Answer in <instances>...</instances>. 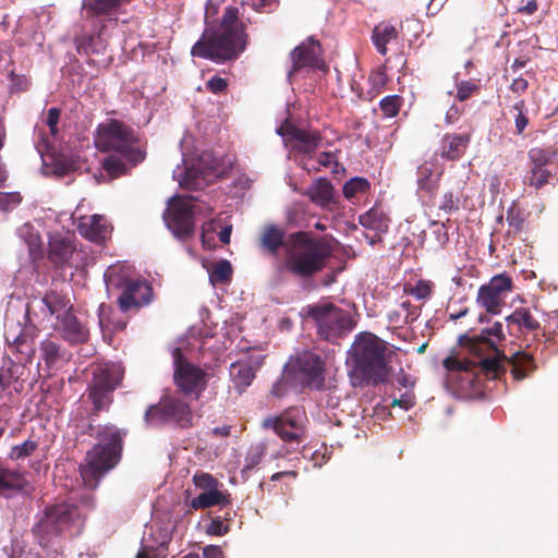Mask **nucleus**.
I'll return each mask as SVG.
<instances>
[{
    "label": "nucleus",
    "instance_id": "nucleus-11",
    "mask_svg": "<svg viewBox=\"0 0 558 558\" xmlns=\"http://www.w3.org/2000/svg\"><path fill=\"white\" fill-rule=\"evenodd\" d=\"M306 422L303 409L289 408L279 415L266 417L262 422V427L272 429L286 444H300L305 437Z\"/></svg>",
    "mask_w": 558,
    "mask_h": 558
},
{
    "label": "nucleus",
    "instance_id": "nucleus-59",
    "mask_svg": "<svg viewBox=\"0 0 558 558\" xmlns=\"http://www.w3.org/2000/svg\"><path fill=\"white\" fill-rule=\"evenodd\" d=\"M527 88L529 82L523 77L514 78L513 82L510 84L511 92L518 95L524 94Z\"/></svg>",
    "mask_w": 558,
    "mask_h": 558
},
{
    "label": "nucleus",
    "instance_id": "nucleus-53",
    "mask_svg": "<svg viewBox=\"0 0 558 558\" xmlns=\"http://www.w3.org/2000/svg\"><path fill=\"white\" fill-rule=\"evenodd\" d=\"M368 82L372 84L374 93L378 94L387 83V75L381 70L372 72L368 76Z\"/></svg>",
    "mask_w": 558,
    "mask_h": 558
},
{
    "label": "nucleus",
    "instance_id": "nucleus-1",
    "mask_svg": "<svg viewBox=\"0 0 558 558\" xmlns=\"http://www.w3.org/2000/svg\"><path fill=\"white\" fill-rule=\"evenodd\" d=\"M218 13V4L207 0L205 7V29L193 45V57L217 63L235 60L246 49L250 38L245 24L240 20L239 9L226 8L220 21L211 20Z\"/></svg>",
    "mask_w": 558,
    "mask_h": 558
},
{
    "label": "nucleus",
    "instance_id": "nucleus-29",
    "mask_svg": "<svg viewBox=\"0 0 558 558\" xmlns=\"http://www.w3.org/2000/svg\"><path fill=\"white\" fill-rule=\"evenodd\" d=\"M39 350L40 357L48 368H52L59 361L66 359V351L52 335H49L40 342Z\"/></svg>",
    "mask_w": 558,
    "mask_h": 558
},
{
    "label": "nucleus",
    "instance_id": "nucleus-43",
    "mask_svg": "<svg viewBox=\"0 0 558 558\" xmlns=\"http://www.w3.org/2000/svg\"><path fill=\"white\" fill-rule=\"evenodd\" d=\"M339 166L338 161L336 160V155L331 151H324L319 154L317 158V165H313L312 167L303 166L304 169L310 171H319L322 168H331L332 171L337 172L336 168Z\"/></svg>",
    "mask_w": 558,
    "mask_h": 558
},
{
    "label": "nucleus",
    "instance_id": "nucleus-26",
    "mask_svg": "<svg viewBox=\"0 0 558 558\" xmlns=\"http://www.w3.org/2000/svg\"><path fill=\"white\" fill-rule=\"evenodd\" d=\"M132 0H83L82 11L85 12L86 20L111 16L118 13L122 5L130 3Z\"/></svg>",
    "mask_w": 558,
    "mask_h": 558
},
{
    "label": "nucleus",
    "instance_id": "nucleus-14",
    "mask_svg": "<svg viewBox=\"0 0 558 558\" xmlns=\"http://www.w3.org/2000/svg\"><path fill=\"white\" fill-rule=\"evenodd\" d=\"M201 213L198 205L178 197L174 198L165 214V221L172 233L180 240H186L194 232L193 217Z\"/></svg>",
    "mask_w": 558,
    "mask_h": 558
},
{
    "label": "nucleus",
    "instance_id": "nucleus-60",
    "mask_svg": "<svg viewBox=\"0 0 558 558\" xmlns=\"http://www.w3.org/2000/svg\"><path fill=\"white\" fill-rule=\"evenodd\" d=\"M204 558H225L222 549L217 545H208L203 548Z\"/></svg>",
    "mask_w": 558,
    "mask_h": 558
},
{
    "label": "nucleus",
    "instance_id": "nucleus-35",
    "mask_svg": "<svg viewBox=\"0 0 558 558\" xmlns=\"http://www.w3.org/2000/svg\"><path fill=\"white\" fill-rule=\"evenodd\" d=\"M506 320L527 331H535L541 327L537 319L533 317L530 310L526 307L515 308L512 314L506 317Z\"/></svg>",
    "mask_w": 558,
    "mask_h": 558
},
{
    "label": "nucleus",
    "instance_id": "nucleus-57",
    "mask_svg": "<svg viewBox=\"0 0 558 558\" xmlns=\"http://www.w3.org/2000/svg\"><path fill=\"white\" fill-rule=\"evenodd\" d=\"M92 43H93L92 36H82V37L75 38L77 52L88 54L92 51V48H90Z\"/></svg>",
    "mask_w": 558,
    "mask_h": 558
},
{
    "label": "nucleus",
    "instance_id": "nucleus-44",
    "mask_svg": "<svg viewBox=\"0 0 558 558\" xmlns=\"http://www.w3.org/2000/svg\"><path fill=\"white\" fill-rule=\"evenodd\" d=\"M480 85L474 81H461L457 86V99L465 101L474 94H478Z\"/></svg>",
    "mask_w": 558,
    "mask_h": 558
},
{
    "label": "nucleus",
    "instance_id": "nucleus-6",
    "mask_svg": "<svg viewBox=\"0 0 558 558\" xmlns=\"http://www.w3.org/2000/svg\"><path fill=\"white\" fill-rule=\"evenodd\" d=\"M123 367L118 363H101L93 367L92 379L87 386V400L92 403L89 416H99L109 411L113 402V391L122 384Z\"/></svg>",
    "mask_w": 558,
    "mask_h": 558
},
{
    "label": "nucleus",
    "instance_id": "nucleus-4",
    "mask_svg": "<svg viewBox=\"0 0 558 558\" xmlns=\"http://www.w3.org/2000/svg\"><path fill=\"white\" fill-rule=\"evenodd\" d=\"M333 246L327 236L296 231L287 240L283 269L300 279H311L323 271L332 256Z\"/></svg>",
    "mask_w": 558,
    "mask_h": 558
},
{
    "label": "nucleus",
    "instance_id": "nucleus-51",
    "mask_svg": "<svg viewBox=\"0 0 558 558\" xmlns=\"http://www.w3.org/2000/svg\"><path fill=\"white\" fill-rule=\"evenodd\" d=\"M206 88L210 93L216 94V95L225 93L228 88V81H227V78L215 75L210 80L207 81Z\"/></svg>",
    "mask_w": 558,
    "mask_h": 558
},
{
    "label": "nucleus",
    "instance_id": "nucleus-25",
    "mask_svg": "<svg viewBox=\"0 0 558 558\" xmlns=\"http://www.w3.org/2000/svg\"><path fill=\"white\" fill-rule=\"evenodd\" d=\"M259 247L271 256H278L279 251L286 250V231L276 225H266L259 235Z\"/></svg>",
    "mask_w": 558,
    "mask_h": 558
},
{
    "label": "nucleus",
    "instance_id": "nucleus-37",
    "mask_svg": "<svg viewBox=\"0 0 558 558\" xmlns=\"http://www.w3.org/2000/svg\"><path fill=\"white\" fill-rule=\"evenodd\" d=\"M510 112H514V133L517 135H522L527 125L530 124V119L527 117V108L525 101L520 99L517 101L511 108Z\"/></svg>",
    "mask_w": 558,
    "mask_h": 558
},
{
    "label": "nucleus",
    "instance_id": "nucleus-16",
    "mask_svg": "<svg viewBox=\"0 0 558 558\" xmlns=\"http://www.w3.org/2000/svg\"><path fill=\"white\" fill-rule=\"evenodd\" d=\"M554 155L550 148L545 147H533L529 150L530 170L524 178L527 185L539 190L548 183L553 174L546 166L551 162Z\"/></svg>",
    "mask_w": 558,
    "mask_h": 558
},
{
    "label": "nucleus",
    "instance_id": "nucleus-49",
    "mask_svg": "<svg viewBox=\"0 0 558 558\" xmlns=\"http://www.w3.org/2000/svg\"><path fill=\"white\" fill-rule=\"evenodd\" d=\"M360 223L368 229H379L380 214L375 209H371L360 217Z\"/></svg>",
    "mask_w": 558,
    "mask_h": 558
},
{
    "label": "nucleus",
    "instance_id": "nucleus-41",
    "mask_svg": "<svg viewBox=\"0 0 558 558\" xmlns=\"http://www.w3.org/2000/svg\"><path fill=\"white\" fill-rule=\"evenodd\" d=\"M369 189V183L366 179L355 177L349 180L343 186V195L347 198H353L359 194H364Z\"/></svg>",
    "mask_w": 558,
    "mask_h": 558
},
{
    "label": "nucleus",
    "instance_id": "nucleus-46",
    "mask_svg": "<svg viewBox=\"0 0 558 558\" xmlns=\"http://www.w3.org/2000/svg\"><path fill=\"white\" fill-rule=\"evenodd\" d=\"M434 283L429 280L421 279L416 284L410 289V293L417 300H424L430 296Z\"/></svg>",
    "mask_w": 558,
    "mask_h": 558
},
{
    "label": "nucleus",
    "instance_id": "nucleus-17",
    "mask_svg": "<svg viewBox=\"0 0 558 558\" xmlns=\"http://www.w3.org/2000/svg\"><path fill=\"white\" fill-rule=\"evenodd\" d=\"M324 365L323 359L312 352H302L295 361L298 376L303 385L320 389L324 386Z\"/></svg>",
    "mask_w": 558,
    "mask_h": 558
},
{
    "label": "nucleus",
    "instance_id": "nucleus-2",
    "mask_svg": "<svg viewBox=\"0 0 558 558\" xmlns=\"http://www.w3.org/2000/svg\"><path fill=\"white\" fill-rule=\"evenodd\" d=\"M94 143L99 151L112 153L102 160V168L111 178L128 174L130 168L146 158V141L142 142L135 130L121 120L100 123Z\"/></svg>",
    "mask_w": 558,
    "mask_h": 558
},
{
    "label": "nucleus",
    "instance_id": "nucleus-20",
    "mask_svg": "<svg viewBox=\"0 0 558 558\" xmlns=\"http://www.w3.org/2000/svg\"><path fill=\"white\" fill-rule=\"evenodd\" d=\"M54 330L70 345L83 344L89 340V329L80 322L73 311H68L59 317Z\"/></svg>",
    "mask_w": 558,
    "mask_h": 558
},
{
    "label": "nucleus",
    "instance_id": "nucleus-22",
    "mask_svg": "<svg viewBox=\"0 0 558 558\" xmlns=\"http://www.w3.org/2000/svg\"><path fill=\"white\" fill-rule=\"evenodd\" d=\"M73 236L54 233L49 238L48 258L56 267H72L75 252Z\"/></svg>",
    "mask_w": 558,
    "mask_h": 558
},
{
    "label": "nucleus",
    "instance_id": "nucleus-52",
    "mask_svg": "<svg viewBox=\"0 0 558 558\" xmlns=\"http://www.w3.org/2000/svg\"><path fill=\"white\" fill-rule=\"evenodd\" d=\"M242 5H248L257 12L269 11L278 0H240Z\"/></svg>",
    "mask_w": 558,
    "mask_h": 558
},
{
    "label": "nucleus",
    "instance_id": "nucleus-45",
    "mask_svg": "<svg viewBox=\"0 0 558 558\" xmlns=\"http://www.w3.org/2000/svg\"><path fill=\"white\" fill-rule=\"evenodd\" d=\"M444 364V367L448 371H463V372H468V371H471L474 366H475V362L473 361H470V360H459V359H456L453 356H448L442 362Z\"/></svg>",
    "mask_w": 558,
    "mask_h": 558
},
{
    "label": "nucleus",
    "instance_id": "nucleus-63",
    "mask_svg": "<svg viewBox=\"0 0 558 558\" xmlns=\"http://www.w3.org/2000/svg\"><path fill=\"white\" fill-rule=\"evenodd\" d=\"M396 379L397 383L404 388L414 386V381L412 380L411 376L404 373L402 369L397 374Z\"/></svg>",
    "mask_w": 558,
    "mask_h": 558
},
{
    "label": "nucleus",
    "instance_id": "nucleus-48",
    "mask_svg": "<svg viewBox=\"0 0 558 558\" xmlns=\"http://www.w3.org/2000/svg\"><path fill=\"white\" fill-rule=\"evenodd\" d=\"M229 530V525L223 523L221 517H215L207 525L206 533L214 536H223Z\"/></svg>",
    "mask_w": 558,
    "mask_h": 558
},
{
    "label": "nucleus",
    "instance_id": "nucleus-58",
    "mask_svg": "<svg viewBox=\"0 0 558 558\" xmlns=\"http://www.w3.org/2000/svg\"><path fill=\"white\" fill-rule=\"evenodd\" d=\"M110 307L106 304H101L98 310L99 325L102 329L110 328L111 322L109 319Z\"/></svg>",
    "mask_w": 558,
    "mask_h": 558
},
{
    "label": "nucleus",
    "instance_id": "nucleus-15",
    "mask_svg": "<svg viewBox=\"0 0 558 558\" xmlns=\"http://www.w3.org/2000/svg\"><path fill=\"white\" fill-rule=\"evenodd\" d=\"M109 280L122 289L118 298L122 312L137 311L150 303L153 289L146 281L120 278L117 282H113L110 277Z\"/></svg>",
    "mask_w": 558,
    "mask_h": 558
},
{
    "label": "nucleus",
    "instance_id": "nucleus-39",
    "mask_svg": "<svg viewBox=\"0 0 558 558\" xmlns=\"http://www.w3.org/2000/svg\"><path fill=\"white\" fill-rule=\"evenodd\" d=\"M231 276L232 267L231 264L226 259H221L220 262L216 263L209 272V279L213 284L226 283L231 279Z\"/></svg>",
    "mask_w": 558,
    "mask_h": 558
},
{
    "label": "nucleus",
    "instance_id": "nucleus-23",
    "mask_svg": "<svg viewBox=\"0 0 558 558\" xmlns=\"http://www.w3.org/2000/svg\"><path fill=\"white\" fill-rule=\"evenodd\" d=\"M471 132L446 133L440 140L439 156L448 161L461 159L471 143Z\"/></svg>",
    "mask_w": 558,
    "mask_h": 558
},
{
    "label": "nucleus",
    "instance_id": "nucleus-64",
    "mask_svg": "<svg viewBox=\"0 0 558 558\" xmlns=\"http://www.w3.org/2000/svg\"><path fill=\"white\" fill-rule=\"evenodd\" d=\"M136 558H158V555L155 549H149L147 546H144L137 553Z\"/></svg>",
    "mask_w": 558,
    "mask_h": 558
},
{
    "label": "nucleus",
    "instance_id": "nucleus-5",
    "mask_svg": "<svg viewBox=\"0 0 558 558\" xmlns=\"http://www.w3.org/2000/svg\"><path fill=\"white\" fill-rule=\"evenodd\" d=\"M387 342L371 332L356 336L352 344V377L359 385L386 383L390 367L387 360Z\"/></svg>",
    "mask_w": 558,
    "mask_h": 558
},
{
    "label": "nucleus",
    "instance_id": "nucleus-40",
    "mask_svg": "<svg viewBox=\"0 0 558 558\" xmlns=\"http://www.w3.org/2000/svg\"><path fill=\"white\" fill-rule=\"evenodd\" d=\"M403 105V98L399 95H389L384 97L379 107L385 118H393L397 117L400 112V109Z\"/></svg>",
    "mask_w": 558,
    "mask_h": 558
},
{
    "label": "nucleus",
    "instance_id": "nucleus-24",
    "mask_svg": "<svg viewBox=\"0 0 558 558\" xmlns=\"http://www.w3.org/2000/svg\"><path fill=\"white\" fill-rule=\"evenodd\" d=\"M31 485L26 477L15 470L0 466V496L12 498L17 494L31 493Z\"/></svg>",
    "mask_w": 558,
    "mask_h": 558
},
{
    "label": "nucleus",
    "instance_id": "nucleus-32",
    "mask_svg": "<svg viewBox=\"0 0 558 558\" xmlns=\"http://www.w3.org/2000/svg\"><path fill=\"white\" fill-rule=\"evenodd\" d=\"M398 38V31L395 26L380 23L376 25L372 32V41L378 53L386 56L388 52L387 45Z\"/></svg>",
    "mask_w": 558,
    "mask_h": 558
},
{
    "label": "nucleus",
    "instance_id": "nucleus-30",
    "mask_svg": "<svg viewBox=\"0 0 558 558\" xmlns=\"http://www.w3.org/2000/svg\"><path fill=\"white\" fill-rule=\"evenodd\" d=\"M230 376L234 388L242 393L254 380L255 369L247 361H238L230 366Z\"/></svg>",
    "mask_w": 558,
    "mask_h": 558
},
{
    "label": "nucleus",
    "instance_id": "nucleus-28",
    "mask_svg": "<svg viewBox=\"0 0 558 558\" xmlns=\"http://www.w3.org/2000/svg\"><path fill=\"white\" fill-rule=\"evenodd\" d=\"M77 229L84 238L96 243L104 242L109 233L105 218L97 215L82 219Z\"/></svg>",
    "mask_w": 558,
    "mask_h": 558
},
{
    "label": "nucleus",
    "instance_id": "nucleus-3",
    "mask_svg": "<svg viewBox=\"0 0 558 558\" xmlns=\"http://www.w3.org/2000/svg\"><path fill=\"white\" fill-rule=\"evenodd\" d=\"M84 433L98 440L86 452L80 464V474L84 485L89 489H95L101 478L120 462L128 429L119 428L111 423L97 426L88 423Z\"/></svg>",
    "mask_w": 558,
    "mask_h": 558
},
{
    "label": "nucleus",
    "instance_id": "nucleus-54",
    "mask_svg": "<svg viewBox=\"0 0 558 558\" xmlns=\"http://www.w3.org/2000/svg\"><path fill=\"white\" fill-rule=\"evenodd\" d=\"M60 116H61V110L57 107L50 108L47 112L46 123H47L51 134H53V135L57 134Z\"/></svg>",
    "mask_w": 558,
    "mask_h": 558
},
{
    "label": "nucleus",
    "instance_id": "nucleus-34",
    "mask_svg": "<svg viewBox=\"0 0 558 558\" xmlns=\"http://www.w3.org/2000/svg\"><path fill=\"white\" fill-rule=\"evenodd\" d=\"M440 172H436L433 166L424 162L417 169V185L420 190L433 195L439 187Z\"/></svg>",
    "mask_w": 558,
    "mask_h": 558
},
{
    "label": "nucleus",
    "instance_id": "nucleus-8",
    "mask_svg": "<svg viewBox=\"0 0 558 558\" xmlns=\"http://www.w3.org/2000/svg\"><path fill=\"white\" fill-rule=\"evenodd\" d=\"M306 315L314 320L320 338L327 341L339 339L353 328L350 314L332 303L308 305Z\"/></svg>",
    "mask_w": 558,
    "mask_h": 558
},
{
    "label": "nucleus",
    "instance_id": "nucleus-18",
    "mask_svg": "<svg viewBox=\"0 0 558 558\" xmlns=\"http://www.w3.org/2000/svg\"><path fill=\"white\" fill-rule=\"evenodd\" d=\"M278 133L292 144L294 150L312 156L320 146L323 137L319 131L305 130L295 125L281 126Z\"/></svg>",
    "mask_w": 558,
    "mask_h": 558
},
{
    "label": "nucleus",
    "instance_id": "nucleus-55",
    "mask_svg": "<svg viewBox=\"0 0 558 558\" xmlns=\"http://www.w3.org/2000/svg\"><path fill=\"white\" fill-rule=\"evenodd\" d=\"M458 199L454 197L452 192L445 193L441 204L439 205V209L451 213L453 210H458Z\"/></svg>",
    "mask_w": 558,
    "mask_h": 558
},
{
    "label": "nucleus",
    "instance_id": "nucleus-62",
    "mask_svg": "<svg viewBox=\"0 0 558 558\" xmlns=\"http://www.w3.org/2000/svg\"><path fill=\"white\" fill-rule=\"evenodd\" d=\"M448 0H430L427 4V15L435 16L444 8Z\"/></svg>",
    "mask_w": 558,
    "mask_h": 558
},
{
    "label": "nucleus",
    "instance_id": "nucleus-9",
    "mask_svg": "<svg viewBox=\"0 0 558 558\" xmlns=\"http://www.w3.org/2000/svg\"><path fill=\"white\" fill-rule=\"evenodd\" d=\"M77 515V509L69 504L48 507L44 517L33 527V533L41 547L50 546L52 539L68 532Z\"/></svg>",
    "mask_w": 558,
    "mask_h": 558
},
{
    "label": "nucleus",
    "instance_id": "nucleus-10",
    "mask_svg": "<svg viewBox=\"0 0 558 558\" xmlns=\"http://www.w3.org/2000/svg\"><path fill=\"white\" fill-rule=\"evenodd\" d=\"M173 383L178 393L196 401L207 388L208 374L186 360L179 348L173 351Z\"/></svg>",
    "mask_w": 558,
    "mask_h": 558
},
{
    "label": "nucleus",
    "instance_id": "nucleus-36",
    "mask_svg": "<svg viewBox=\"0 0 558 558\" xmlns=\"http://www.w3.org/2000/svg\"><path fill=\"white\" fill-rule=\"evenodd\" d=\"M506 219L509 226L508 234L518 235L523 231L525 217L523 210L515 204H512L507 210Z\"/></svg>",
    "mask_w": 558,
    "mask_h": 558
},
{
    "label": "nucleus",
    "instance_id": "nucleus-42",
    "mask_svg": "<svg viewBox=\"0 0 558 558\" xmlns=\"http://www.w3.org/2000/svg\"><path fill=\"white\" fill-rule=\"evenodd\" d=\"M37 448L38 444L35 440L27 439L23 444L14 446L9 457L11 460H22L32 456Z\"/></svg>",
    "mask_w": 558,
    "mask_h": 558
},
{
    "label": "nucleus",
    "instance_id": "nucleus-33",
    "mask_svg": "<svg viewBox=\"0 0 558 558\" xmlns=\"http://www.w3.org/2000/svg\"><path fill=\"white\" fill-rule=\"evenodd\" d=\"M43 302L50 315L56 316L57 320H59V317H62V315L68 311H73V305L71 304L70 299L58 291L51 290L46 292L43 298Z\"/></svg>",
    "mask_w": 558,
    "mask_h": 558
},
{
    "label": "nucleus",
    "instance_id": "nucleus-38",
    "mask_svg": "<svg viewBox=\"0 0 558 558\" xmlns=\"http://www.w3.org/2000/svg\"><path fill=\"white\" fill-rule=\"evenodd\" d=\"M267 452V446L265 442H258L252 445L245 456L244 459V470H253L256 468L264 459Z\"/></svg>",
    "mask_w": 558,
    "mask_h": 558
},
{
    "label": "nucleus",
    "instance_id": "nucleus-12",
    "mask_svg": "<svg viewBox=\"0 0 558 558\" xmlns=\"http://www.w3.org/2000/svg\"><path fill=\"white\" fill-rule=\"evenodd\" d=\"M193 483L202 493L190 501L193 510L208 509L215 506L226 507L232 502L228 490L221 489L223 486L215 476L205 472H196L193 475Z\"/></svg>",
    "mask_w": 558,
    "mask_h": 558
},
{
    "label": "nucleus",
    "instance_id": "nucleus-47",
    "mask_svg": "<svg viewBox=\"0 0 558 558\" xmlns=\"http://www.w3.org/2000/svg\"><path fill=\"white\" fill-rule=\"evenodd\" d=\"M475 365H478L481 371L486 375H492L495 377L499 372L501 365L500 361L497 357H485L482 359L478 363L475 362Z\"/></svg>",
    "mask_w": 558,
    "mask_h": 558
},
{
    "label": "nucleus",
    "instance_id": "nucleus-31",
    "mask_svg": "<svg viewBox=\"0 0 558 558\" xmlns=\"http://www.w3.org/2000/svg\"><path fill=\"white\" fill-rule=\"evenodd\" d=\"M335 190L330 181L326 178L317 179L306 191L305 195L310 199L320 206H328L333 199Z\"/></svg>",
    "mask_w": 558,
    "mask_h": 558
},
{
    "label": "nucleus",
    "instance_id": "nucleus-21",
    "mask_svg": "<svg viewBox=\"0 0 558 558\" xmlns=\"http://www.w3.org/2000/svg\"><path fill=\"white\" fill-rule=\"evenodd\" d=\"M506 338L502 324L496 322L490 328L483 329L478 335L469 336L463 335L460 337V343L468 345L470 351L474 354H481L482 347L485 345L489 350L498 353L497 345Z\"/></svg>",
    "mask_w": 558,
    "mask_h": 558
},
{
    "label": "nucleus",
    "instance_id": "nucleus-7",
    "mask_svg": "<svg viewBox=\"0 0 558 558\" xmlns=\"http://www.w3.org/2000/svg\"><path fill=\"white\" fill-rule=\"evenodd\" d=\"M144 418L151 425L172 424L182 429L191 428L194 425L191 400L178 392L166 393L158 403L149 405L145 411Z\"/></svg>",
    "mask_w": 558,
    "mask_h": 558
},
{
    "label": "nucleus",
    "instance_id": "nucleus-13",
    "mask_svg": "<svg viewBox=\"0 0 558 558\" xmlns=\"http://www.w3.org/2000/svg\"><path fill=\"white\" fill-rule=\"evenodd\" d=\"M513 289L514 284L510 275L507 272L495 275L487 283L480 287L476 303L488 314L497 315L501 312L507 295Z\"/></svg>",
    "mask_w": 558,
    "mask_h": 558
},
{
    "label": "nucleus",
    "instance_id": "nucleus-50",
    "mask_svg": "<svg viewBox=\"0 0 558 558\" xmlns=\"http://www.w3.org/2000/svg\"><path fill=\"white\" fill-rule=\"evenodd\" d=\"M215 232V221L210 220L202 226V242L204 247H213L215 245V239L213 233Z\"/></svg>",
    "mask_w": 558,
    "mask_h": 558
},
{
    "label": "nucleus",
    "instance_id": "nucleus-19",
    "mask_svg": "<svg viewBox=\"0 0 558 558\" xmlns=\"http://www.w3.org/2000/svg\"><path fill=\"white\" fill-rule=\"evenodd\" d=\"M320 51L319 43L312 37L295 47L291 52L292 69L289 75H293L303 68L322 69L324 61L320 59Z\"/></svg>",
    "mask_w": 558,
    "mask_h": 558
},
{
    "label": "nucleus",
    "instance_id": "nucleus-56",
    "mask_svg": "<svg viewBox=\"0 0 558 558\" xmlns=\"http://www.w3.org/2000/svg\"><path fill=\"white\" fill-rule=\"evenodd\" d=\"M537 0H526V2L522 0L517 7V12L523 15H532L537 11Z\"/></svg>",
    "mask_w": 558,
    "mask_h": 558
},
{
    "label": "nucleus",
    "instance_id": "nucleus-27",
    "mask_svg": "<svg viewBox=\"0 0 558 558\" xmlns=\"http://www.w3.org/2000/svg\"><path fill=\"white\" fill-rule=\"evenodd\" d=\"M507 363L511 366L513 379L518 381L527 378L537 369L533 355L526 351H517L507 359Z\"/></svg>",
    "mask_w": 558,
    "mask_h": 558
},
{
    "label": "nucleus",
    "instance_id": "nucleus-61",
    "mask_svg": "<svg viewBox=\"0 0 558 558\" xmlns=\"http://www.w3.org/2000/svg\"><path fill=\"white\" fill-rule=\"evenodd\" d=\"M391 405H399L400 408L408 410L414 405L413 397L410 395H403L400 399H393Z\"/></svg>",
    "mask_w": 558,
    "mask_h": 558
}]
</instances>
